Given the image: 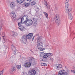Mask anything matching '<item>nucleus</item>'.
<instances>
[{
  "label": "nucleus",
  "mask_w": 75,
  "mask_h": 75,
  "mask_svg": "<svg viewBox=\"0 0 75 75\" xmlns=\"http://www.w3.org/2000/svg\"><path fill=\"white\" fill-rule=\"evenodd\" d=\"M11 16H12V18H13L14 20H16V14L14 12H12L11 14Z\"/></svg>",
  "instance_id": "12"
},
{
  "label": "nucleus",
  "mask_w": 75,
  "mask_h": 75,
  "mask_svg": "<svg viewBox=\"0 0 75 75\" xmlns=\"http://www.w3.org/2000/svg\"><path fill=\"white\" fill-rule=\"evenodd\" d=\"M36 4V2L35 1H33L31 2L30 4L32 6H34V5H35Z\"/></svg>",
  "instance_id": "22"
},
{
  "label": "nucleus",
  "mask_w": 75,
  "mask_h": 75,
  "mask_svg": "<svg viewBox=\"0 0 75 75\" xmlns=\"http://www.w3.org/2000/svg\"><path fill=\"white\" fill-rule=\"evenodd\" d=\"M62 68V65L59 64L58 66H57V68Z\"/></svg>",
  "instance_id": "26"
},
{
  "label": "nucleus",
  "mask_w": 75,
  "mask_h": 75,
  "mask_svg": "<svg viewBox=\"0 0 75 75\" xmlns=\"http://www.w3.org/2000/svg\"><path fill=\"white\" fill-rule=\"evenodd\" d=\"M65 68H66V67H65Z\"/></svg>",
  "instance_id": "41"
},
{
  "label": "nucleus",
  "mask_w": 75,
  "mask_h": 75,
  "mask_svg": "<svg viewBox=\"0 0 75 75\" xmlns=\"http://www.w3.org/2000/svg\"><path fill=\"white\" fill-rule=\"evenodd\" d=\"M17 33H13V36H17Z\"/></svg>",
  "instance_id": "31"
},
{
  "label": "nucleus",
  "mask_w": 75,
  "mask_h": 75,
  "mask_svg": "<svg viewBox=\"0 0 75 75\" xmlns=\"http://www.w3.org/2000/svg\"><path fill=\"white\" fill-rule=\"evenodd\" d=\"M42 66H44V63H41Z\"/></svg>",
  "instance_id": "35"
},
{
  "label": "nucleus",
  "mask_w": 75,
  "mask_h": 75,
  "mask_svg": "<svg viewBox=\"0 0 75 75\" xmlns=\"http://www.w3.org/2000/svg\"><path fill=\"white\" fill-rule=\"evenodd\" d=\"M44 4L45 6H46V5L48 4V3H47V1H45V0H44Z\"/></svg>",
  "instance_id": "24"
},
{
  "label": "nucleus",
  "mask_w": 75,
  "mask_h": 75,
  "mask_svg": "<svg viewBox=\"0 0 75 75\" xmlns=\"http://www.w3.org/2000/svg\"><path fill=\"white\" fill-rule=\"evenodd\" d=\"M18 28L20 30H21V31H25V28L24 27V26H21L18 27Z\"/></svg>",
  "instance_id": "15"
},
{
  "label": "nucleus",
  "mask_w": 75,
  "mask_h": 75,
  "mask_svg": "<svg viewBox=\"0 0 75 75\" xmlns=\"http://www.w3.org/2000/svg\"><path fill=\"white\" fill-rule=\"evenodd\" d=\"M16 68L15 67H13L10 69L9 72L11 74H13L16 72Z\"/></svg>",
  "instance_id": "7"
},
{
  "label": "nucleus",
  "mask_w": 75,
  "mask_h": 75,
  "mask_svg": "<svg viewBox=\"0 0 75 75\" xmlns=\"http://www.w3.org/2000/svg\"><path fill=\"white\" fill-rule=\"evenodd\" d=\"M28 74L29 75H35V74H36V71L35 70H30L28 72Z\"/></svg>",
  "instance_id": "9"
},
{
  "label": "nucleus",
  "mask_w": 75,
  "mask_h": 75,
  "mask_svg": "<svg viewBox=\"0 0 75 75\" xmlns=\"http://www.w3.org/2000/svg\"><path fill=\"white\" fill-rule=\"evenodd\" d=\"M24 21H21V22H20V23H18V26H19V27H20V26H22V25H21V24H24V23H23L24 22H23Z\"/></svg>",
  "instance_id": "17"
},
{
  "label": "nucleus",
  "mask_w": 75,
  "mask_h": 75,
  "mask_svg": "<svg viewBox=\"0 0 75 75\" xmlns=\"http://www.w3.org/2000/svg\"><path fill=\"white\" fill-rule=\"evenodd\" d=\"M2 42L3 43H5L6 42V41H5V39H4V36L3 37V40Z\"/></svg>",
  "instance_id": "29"
},
{
  "label": "nucleus",
  "mask_w": 75,
  "mask_h": 75,
  "mask_svg": "<svg viewBox=\"0 0 75 75\" xmlns=\"http://www.w3.org/2000/svg\"><path fill=\"white\" fill-rule=\"evenodd\" d=\"M33 33H30L28 34V35H27L26 37L29 40H30L33 37Z\"/></svg>",
  "instance_id": "11"
},
{
  "label": "nucleus",
  "mask_w": 75,
  "mask_h": 75,
  "mask_svg": "<svg viewBox=\"0 0 75 75\" xmlns=\"http://www.w3.org/2000/svg\"><path fill=\"white\" fill-rule=\"evenodd\" d=\"M55 22L57 25L60 24V16L59 14H56L55 16Z\"/></svg>",
  "instance_id": "4"
},
{
  "label": "nucleus",
  "mask_w": 75,
  "mask_h": 75,
  "mask_svg": "<svg viewBox=\"0 0 75 75\" xmlns=\"http://www.w3.org/2000/svg\"><path fill=\"white\" fill-rule=\"evenodd\" d=\"M45 75H49L48 74H46Z\"/></svg>",
  "instance_id": "40"
},
{
  "label": "nucleus",
  "mask_w": 75,
  "mask_h": 75,
  "mask_svg": "<svg viewBox=\"0 0 75 75\" xmlns=\"http://www.w3.org/2000/svg\"><path fill=\"white\" fill-rule=\"evenodd\" d=\"M47 61V58H44L42 59V61Z\"/></svg>",
  "instance_id": "25"
},
{
  "label": "nucleus",
  "mask_w": 75,
  "mask_h": 75,
  "mask_svg": "<svg viewBox=\"0 0 75 75\" xmlns=\"http://www.w3.org/2000/svg\"><path fill=\"white\" fill-rule=\"evenodd\" d=\"M36 11H39V9L37 8L36 9Z\"/></svg>",
  "instance_id": "38"
},
{
  "label": "nucleus",
  "mask_w": 75,
  "mask_h": 75,
  "mask_svg": "<svg viewBox=\"0 0 75 75\" xmlns=\"http://www.w3.org/2000/svg\"><path fill=\"white\" fill-rule=\"evenodd\" d=\"M16 1L17 3L20 4L23 3V1L22 0H16Z\"/></svg>",
  "instance_id": "21"
},
{
  "label": "nucleus",
  "mask_w": 75,
  "mask_h": 75,
  "mask_svg": "<svg viewBox=\"0 0 75 75\" xmlns=\"http://www.w3.org/2000/svg\"><path fill=\"white\" fill-rule=\"evenodd\" d=\"M49 60L50 61H53V59L52 58H49Z\"/></svg>",
  "instance_id": "33"
},
{
  "label": "nucleus",
  "mask_w": 75,
  "mask_h": 75,
  "mask_svg": "<svg viewBox=\"0 0 75 75\" xmlns=\"http://www.w3.org/2000/svg\"><path fill=\"white\" fill-rule=\"evenodd\" d=\"M47 54L48 55V56H49V57H52V56L53 55V54L52 53H47Z\"/></svg>",
  "instance_id": "27"
},
{
  "label": "nucleus",
  "mask_w": 75,
  "mask_h": 75,
  "mask_svg": "<svg viewBox=\"0 0 75 75\" xmlns=\"http://www.w3.org/2000/svg\"><path fill=\"white\" fill-rule=\"evenodd\" d=\"M74 38H73V40L74 39Z\"/></svg>",
  "instance_id": "42"
},
{
  "label": "nucleus",
  "mask_w": 75,
  "mask_h": 75,
  "mask_svg": "<svg viewBox=\"0 0 75 75\" xmlns=\"http://www.w3.org/2000/svg\"><path fill=\"white\" fill-rule=\"evenodd\" d=\"M72 10V8L69 7L68 3H65V11L66 13H68Z\"/></svg>",
  "instance_id": "5"
},
{
  "label": "nucleus",
  "mask_w": 75,
  "mask_h": 75,
  "mask_svg": "<svg viewBox=\"0 0 75 75\" xmlns=\"http://www.w3.org/2000/svg\"><path fill=\"white\" fill-rule=\"evenodd\" d=\"M38 40V45L37 47L38 49L40 50V51H43L44 49H42V42L40 40V37H38L37 38Z\"/></svg>",
  "instance_id": "3"
},
{
  "label": "nucleus",
  "mask_w": 75,
  "mask_h": 75,
  "mask_svg": "<svg viewBox=\"0 0 75 75\" xmlns=\"http://www.w3.org/2000/svg\"><path fill=\"white\" fill-rule=\"evenodd\" d=\"M45 6L47 10H49L50 8V5H49V4H47V5H46Z\"/></svg>",
  "instance_id": "23"
},
{
  "label": "nucleus",
  "mask_w": 75,
  "mask_h": 75,
  "mask_svg": "<svg viewBox=\"0 0 75 75\" xmlns=\"http://www.w3.org/2000/svg\"><path fill=\"white\" fill-rule=\"evenodd\" d=\"M35 36H34L33 38H32V41H33V40H34V37H35Z\"/></svg>",
  "instance_id": "39"
},
{
  "label": "nucleus",
  "mask_w": 75,
  "mask_h": 75,
  "mask_svg": "<svg viewBox=\"0 0 75 75\" xmlns=\"http://www.w3.org/2000/svg\"><path fill=\"white\" fill-rule=\"evenodd\" d=\"M25 21L23 23L28 26L31 25L33 24V21L28 19V17L27 15H24L21 18V21Z\"/></svg>",
  "instance_id": "1"
},
{
  "label": "nucleus",
  "mask_w": 75,
  "mask_h": 75,
  "mask_svg": "<svg viewBox=\"0 0 75 75\" xmlns=\"http://www.w3.org/2000/svg\"><path fill=\"white\" fill-rule=\"evenodd\" d=\"M43 14L45 15V17L47 19H48V13L45 12H43Z\"/></svg>",
  "instance_id": "19"
},
{
  "label": "nucleus",
  "mask_w": 75,
  "mask_h": 75,
  "mask_svg": "<svg viewBox=\"0 0 75 75\" xmlns=\"http://www.w3.org/2000/svg\"><path fill=\"white\" fill-rule=\"evenodd\" d=\"M48 53H45L44 52H40V57H43V58H47L48 57Z\"/></svg>",
  "instance_id": "10"
},
{
  "label": "nucleus",
  "mask_w": 75,
  "mask_h": 75,
  "mask_svg": "<svg viewBox=\"0 0 75 75\" xmlns=\"http://www.w3.org/2000/svg\"><path fill=\"white\" fill-rule=\"evenodd\" d=\"M68 2H69V0H66V3H68Z\"/></svg>",
  "instance_id": "34"
},
{
  "label": "nucleus",
  "mask_w": 75,
  "mask_h": 75,
  "mask_svg": "<svg viewBox=\"0 0 75 75\" xmlns=\"http://www.w3.org/2000/svg\"><path fill=\"white\" fill-rule=\"evenodd\" d=\"M37 25V23H35L34 24V26L35 27H36Z\"/></svg>",
  "instance_id": "32"
},
{
  "label": "nucleus",
  "mask_w": 75,
  "mask_h": 75,
  "mask_svg": "<svg viewBox=\"0 0 75 75\" xmlns=\"http://www.w3.org/2000/svg\"><path fill=\"white\" fill-rule=\"evenodd\" d=\"M33 21L34 23H37V19H33Z\"/></svg>",
  "instance_id": "30"
},
{
  "label": "nucleus",
  "mask_w": 75,
  "mask_h": 75,
  "mask_svg": "<svg viewBox=\"0 0 75 75\" xmlns=\"http://www.w3.org/2000/svg\"><path fill=\"white\" fill-rule=\"evenodd\" d=\"M58 75H68V73L65 72V70H61L58 74Z\"/></svg>",
  "instance_id": "8"
},
{
  "label": "nucleus",
  "mask_w": 75,
  "mask_h": 75,
  "mask_svg": "<svg viewBox=\"0 0 75 75\" xmlns=\"http://www.w3.org/2000/svg\"><path fill=\"white\" fill-rule=\"evenodd\" d=\"M10 7L12 9H14V7H15V4L13 2H11L10 4Z\"/></svg>",
  "instance_id": "14"
},
{
  "label": "nucleus",
  "mask_w": 75,
  "mask_h": 75,
  "mask_svg": "<svg viewBox=\"0 0 75 75\" xmlns=\"http://www.w3.org/2000/svg\"><path fill=\"white\" fill-rule=\"evenodd\" d=\"M21 67V65L20 64V65H16V67L18 69H20Z\"/></svg>",
  "instance_id": "20"
},
{
  "label": "nucleus",
  "mask_w": 75,
  "mask_h": 75,
  "mask_svg": "<svg viewBox=\"0 0 75 75\" xmlns=\"http://www.w3.org/2000/svg\"><path fill=\"white\" fill-rule=\"evenodd\" d=\"M44 66H47V64H45V63H44Z\"/></svg>",
  "instance_id": "37"
},
{
  "label": "nucleus",
  "mask_w": 75,
  "mask_h": 75,
  "mask_svg": "<svg viewBox=\"0 0 75 75\" xmlns=\"http://www.w3.org/2000/svg\"><path fill=\"white\" fill-rule=\"evenodd\" d=\"M27 35H24L22 37L21 40V42H23L25 43L27 42Z\"/></svg>",
  "instance_id": "6"
},
{
  "label": "nucleus",
  "mask_w": 75,
  "mask_h": 75,
  "mask_svg": "<svg viewBox=\"0 0 75 75\" xmlns=\"http://www.w3.org/2000/svg\"><path fill=\"white\" fill-rule=\"evenodd\" d=\"M55 10H58V8L57 7H56L55 8Z\"/></svg>",
  "instance_id": "36"
},
{
  "label": "nucleus",
  "mask_w": 75,
  "mask_h": 75,
  "mask_svg": "<svg viewBox=\"0 0 75 75\" xmlns=\"http://www.w3.org/2000/svg\"><path fill=\"white\" fill-rule=\"evenodd\" d=\"M35 60L33 57H30L29 58V62L24 64V65L26 68H29L31 66V64L35 65Z\"/></svg>",
  "instance_id": "2"
},
{
  "label": "nucleus",
  "mask_w": 75,
  "mask_h": 75,
  "mask_svg": "<svg viewBox=\"0 0 75 75\" xmlns=\"http://www.w3.org/2000/svg\"><path fill=\"white\" fill-rule=\"evenodd\" d=\"M69 12H70V11L67 12V13H69V18L70 20H71L72 19V18H73V17H72V15L71 14V13H70Z\"/></svg>",
  "instance_id": "16"
},
{
  "label": "nucleus",
  "mask_w": 75,
  "mask_h": 75,
  "mask_svg": "<svg viewBox=\"0 0 75 75\" xmlns=\"http://www.w3.org/2000/svg\"><path fill=\"white\" fill-rule=\"evenodd\" d=\"M4 71V70H2L0 72V75H3V71Z\"/></svg>",
  "instance_id": "28"
},
{
  "label": "nucleus",
  "mask_w": 75,
  "mask_h": 75,
  "mask_svg": "<svg viewBox=\"0 0 75 75\" xmlns=\"http://www.w3.org/2000/svg\"><path fill=\"white\" fill-rule=\"evenodd\" d=\"M11 47L13 48L12 50L13 51V54H16V47L13 45H11Z\"/></svg>",
  "instance_id": "13"
},
{
  "label": "nucleus",
  "mask_w": 75,
  "mask_h": 75,
  "mask_svg": "<svg viewBox=\"0 0 75 75\" xmlns=\"http://www.w3.org/2000/svg\"><path fill=\"white\" fill-rule=\"evenodd\" d=\"M24 6H25V7H28V6L30 5V3H25L23 4Z\"/></svg>",
  "instance_id": "18"
}]
</instances>
